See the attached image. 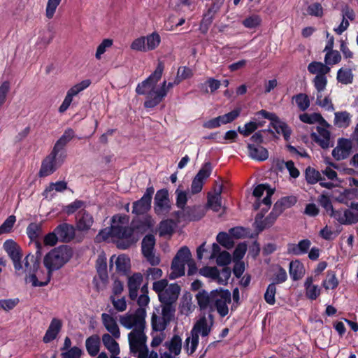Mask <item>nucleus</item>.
<instances>
[{
    "label": "nucleus",
    "mask_w": 358,
    "mask_h": 358,
    "mask_svg": "<svg viewBox=\"0 0 358 358\" xmlns=\"http://www.w3.org/2000/svg\"><path fill=\"white\" fill-rule=\"evenodd\" d=\"M311 241L309 239H302L298 243H289L287 245L286 254L293 256H301L309 251Z\"/></svg>",
    "instance_id": "f3484780"
},
{
    "label": "nucleus",
    "mask_w": 358,
    "mask_h": 358,
    "mask_svg": "<svg viewBox=\"0 0 358 358\" xmlns=\"http://www.w3.org/2000/svg\"><path fill=\"white\" fill-rule=\"evenodd\" d=\"M154 225L153 220L150 216H145L143 219L134 220L131 222L132 228L139 232H145Z\"/></svg>",
    "instance_id": "72a5a7b5"
},
{
    "label": "nucleus",
    "mask_w": 358,
    "mask_h": 358,
    "mask_svg": "<svg viewBox=\"0 0 358 358\" xmlns=\"http://www.w3.org/2000/svg\"><path fill=\"white\" fill-rule=\"evenodd\" d=\"M162 317L165 319L166 322H170L175 315L176 303H162Z\"/></svg>",
    "instance_id": "c03bdc74"
},
{
    "label": "nucleus",
    "mask_w": 358,
    "mask_h": 358,
    "mask_svg": "<svg viewBox=\"0 0 358 358\" xmlns=\"http://www.w3.org/2000/svg\"><path fill=\"white\" fill-rule=\"evenodd\" d=\"M327 128L319 126L317 127L318 134L315 132L310 134L311 138L323 149H327L330 147L331 134Z\"/></svg>",
    "instance_id": "aec40b11"
},
{
    "label": "nucleus",
    "mask_w": 358,
    "mask_h": 358,
    "mask_svg": "<svg viewBox=\"0 0 358 358\" xmlns=\"http://www.w3.org/2000/svg\"><path fill=\"white\" fill-rule=\"evenodd\" d=\"M199 274L213 280H217L220 276V271L216 267L204 266L199 270Z\"/></svg>",
    "instance_id": "338daca9"
},
{
    "label": "nucleus",
    "mask_w": 358,
    "mask_h": 358,
    "mask_svg": "<svg viewBox=\"0 0 358 358\" xmlns=\"http://www.w3.org/2000/svg\"><path fill=\"white\" fill-rule=\"evenodd\" d=\"M292 99L295 101L298 108L301 111H305L310 106V99L307 94L303 93H299L292 97Z\"/></svg>",
    "instance_id": "09e8293b"
},
{
    "label": "nucleus",
    "mask_w": 358,
    "mask_h": 358,
    "mask_svg": "<svg viewBox=\"0 0 358 358\" xmlns=\"http://www.w3.org/2000/svg\"><path fill=\"white\" fill-rule=\"evenodd\" d=\"M66 155L61 153L59 155L51 151V152L42 161L38 173L40 177H46L52 174L63 163Z\"/></svg>",
    "instance_id": "0eeeda50"
},
{
    "label": "nucleus",
    "mask_w": 358,
    "mask_h": 358,
    "mask_svg": "<svg viewBox=\"0 0 358 358\" xmlns=\"http://www.w3.org/2000/svg\"><path fill=\"white\" fill-rule=\"evenodd\" d=\"M211 330V326L208 324L205 316L201 317L194 325L190 331V336L185 341L184 349L188 355H192L196 350L199 345V335L202 337L207 336Z\"/></svg>",
    "instance_id": "20e7f679"
},
{
    "label": "nucleus",
    "mask_w": 358,
    "mask_h": 358,
    "mask_svg": "<svg viewBox=\"0 0 358 358\" xmlns=\"http://www.w3.org/2000/svg\"><path fill=\"white\" fill-rule=\"evenodd\" d=\"M212 171L213 166L211 163L210 162H207L203 164L195 176L204 182V180L210 176Z\"/></svg>",
    "instance_id": "69168bd1"
},
{
    "label": "nucleus",
    "mask_w": 358,
    "mask_h": 358,
    "mask_svg": "<svg viewBox=\"0 0 358 358\" xmlns=\"http://www.w3.org/2000/svg\"><path fill=\"white\" fill-rule=\"evenodd\" d=\"M74 131L71 128L66 129L61 137L55 143L52 151L58 155L61 153L65 155L63 150L67 143L74 137Z\"/></svg>",
    "instance_id": "cd10ccee"
},
{
    "label": "nucleus",
    "mask_w": 358,
    "mask_h": 358,
    "mask_svg": "<svg viewBox=\"0 0 358 358\" xmlns=\"http://www.w3.org/2000/svg\"><path fill=\"white\" fill-rule=\"evenodd\" d=\"M62 327V322L58 318H53L43 336V341L48 343L56 338Z\"/></svg>",
    "instance_id": "a878e982"
},
{
    "label": "nucleus",
    "mask_w": 358,
    "mask_h": 358,
    "mask_svg": "<svg viewBox=\"0 0 358 358\" xmlns=\"http://www.w3.org/2000/svg\"><path fill=\"white\" fill-rule=\"evenodd\" d=\"M308 71L312 74L325 76L331 69L326 64L320 62H312L308 66Z\"/></svg>",
    "instance_id": "58836bf2"
},
{
    "label": "nucleus",
    "mask_w": 358,
    "mask_h": 358,
    "mask_svg": "<svg viewBox=\"0 0 358 358\" xmlns=\"http://www.w3.org/2000/svg\"><path fill=\"white\" fill-rule=\"evenodd\" d=\"M110 314L102 313L101 320L103 326L106 330L111 334V335L115 338L118 339L120 337V331L119 327L116 322L115 319L111 315L113 310H109Z\"/></svg>",
    "instance_id": "4be33fe9"
},
{
    "label": "nucleus",
    "mask_w": 358,
    "mask_h": 358,
    "mask_svg": "<svg viewBox=\"0 0 358 358\" xmlns=\"http://www.w3.org/2000/svg\"><path fill=\"white\" fill-rule=\"evenodd\" d=\"M67 189V182L65 181H57L56 182H50L49 186L45 188L43 192V196H48L49 192L55 189L56 192H62Z\"/></svg>",
    "instance_id": "5fc2aeb1"
},
{
    "label": "nucleus",
    "mask_w": 358,
    "mask_h": 358,
    "mask_svg": "<svg viewBox=\"0 0 358 358\" xmlns=\"http://www.w3.org/2000/svg\"><path fill=\"white\" fill-rule=\"evenodd\" d=\"M265 119L272 122V126L278 134H282L285 141H289L292 134V129L288 124L281 121L279 117L273 113H269L265 110H261L257 113Z\"/></svg>",
    "instance_id": "1a4fd4ad"
},
{
    "label": "nucleus",
    "mask_w": 358,
    "mask_h": 358,
    "mask_svg": "<svg viewBox=\"0 0 358 358\" xmlns=\"http://www.w3.org/2000/svg\"><path fill=\"white\" fill-rule=\"evenodd\" d=\"M145 45H146V50H152L155 49L160 43L161 39L159 35L154 32L145 38Z\"/></svg>",
    "instance_id": "4d7b16f0"
},
{
    "label": "nucleus",
    "mask_w": 358,
    "mask_h": 358,
    "mask_svg": "<svg viewBox=\"0 0 358 358\" xmlns=\"http://www.w3.org/2000/svg\"><path fill=\"white\" fill-rule=\"evenodd\" d=\"M276 294V287L275 283H270L264 294V300L269 305H274L275 303V296Z\"/></svg>",
    "instance_id": "e2e57ef3"
},
{
    "label": "nucleus",
    "mask_w": 358,
    "mask_h": 358,
    "mask_svg": "<svg viewBox=\"0 0 358 358\" xmlns=\"http://www.w3.org/2000/svg\"><path fill=\"white\" fill-rule=\"evenodd\" d=\"M82 354L83 351L80 348L73 346L69 350L62 351L61 357L62 358H80Z\"/></svg>",
    "instance_id": "774afa93"
},
{
    "label": "nucleus",
    "mask_w": 358,
    "mask_h": 358,
    "mask_svg": "<svg viewBox=\"0 0 358 358\" xmlns=\"http://www.w3.org/2000/svg\"><path fill=\"white\" fill-rule=\"evenodd\" d=\"M55 229L60 242L69 243L75 238L76 229L72 224L62 223L59 224Z\"/></svg>",
    "instance_id": "6ab92c4d"
},
{
    "label": "nucleus",
    "mask_w": 358,
    "mask_h": 358,
    "mask_svg": "<svg viewBox=\"0 0 358 358\" xmlns=\"http://www.w3.org/2000/svg\"><path fill=\"white\" fill-rule=\"evenodd\" d=\"M112 237L118 239L117 246L122 250L129 248L137 241L132 226L112 225Z\"/></svg>",
    "instance_id": "423d86ee"
},
{
    "label": "nucleus",
    "mask_w": 358,
    "mask_h": 358,
    "mask_svg": "<svg viewBox=\"0 0 358 358\" xmlns=\"http://www.w3.org/2000/svg\"><path fill=\"white\" fill-rule=\"evenodd\" d=\"M334 124L338 127L346 128L351 122V115L347 111L335 113Z\"/></svg>",
    "instance_id": "79ce46f5"
},
{
    "label": "nucleus",
    "mask_w": 358,
    "mask_h": 358,
    "mask_svg": "<svg viewBox=\"0 0 358 358\" xmlns=\"http://www.w3.org/2000/svg\"><path fill=\"white\" fill-rule=\"evenodd\" d=\"M248 156L256 161L263 162L268 158L267 149L260 145L248 143L247 145Z\"/></svg>",
    "instance_id": "bb28decb"
},
{
    "label": "nucleus",
    "mask_w": 358,
    "mask_h": 358,
    "mask_svg": "<svg viewBox=\"0 0 358 358\" xmlns=\"http://www.w3.org/2000/svg\"><path fill=\"white\" fill-rule=\"evenodd\" d=\"M305 178L308 184L314 185L317 182H320V185L322 187L331 189L334 187V185L331 182H325L324 178L322 176L320 172L317 171L315 169L308 166L305 170Z\"/></svg>",
    "instance_id": "dca6fc26"
},
{
    "label": "nucleus",
    "mask_w": 358,
    "mask_h": 358,
    "mask_svg": "<svg viewBox=\"0 0 358 358\" xmlns=\"http://www.w3.org/2000/svg\"><path fill=\"white\" fill-rule=\"evenodd\" d=\"M338 285V280L336 278V273L333 271H328L327 273L326 279L322 282V286L326 289H334Z\"/></svg>",
    "instance_id": "8fccbe9b"
},
{
    "label": "nucleus",
    "mask_w": 358,
    "mask_h": 358,
    "mask_svg": "<svg viewBox=\"0 0 358 358\" xmlns=\"http://www.w3.org/2000/svg\"><path fill=\"white\" fill-rule=\"evenodd\" d=\"M185 265V262L183 261L173 258L171 266V273L169 275L170 279H176L184 275Z\"/></svg>",
    "instance_id": "e433bc0d"
},
{
    "label": "nucleus",
    "mask_w": 358,
    "mask_h": 358,
    "mask_svg": "<svg viewBox=\"0 0 358 358\" xmlns=\"http://www.w3.org/2000/svg\"><path fill=\"white\" fill-rule=\"evenodd\" d=\"M174 231V222L171 219L162 220L159 223V236L171 235Z\"/></svg>",
    "instance_id": "a18cd8bd"
},
{
    "label": "nucleus",
    "mask_w": 358,
    "mask_h": 358,
    "mask_svg": "<svg viewBox=\"0 0 358 358\" xmlns=\"http://www.w3.org/2000/svg\"><path fill=\"white\" fill-rule=\"evenodd\" d=\"M289 273L293 280H299L305 273L303 264L298 259L292 261L289 263Z\"/></svg>",
    "instance_id": "473e14b6"
},
{
    "label": "nucleus",
    "mask_w": 358,
    "mask_h": 358,
    "mask_svg": "<svg viewBox=\"0 0 358 358\" xmlns=\"http://www.w3.org/2000/svg\"><path fill=\"white\" fill-rule=\"evenodd\" d=\"M91 84L90 80H84L82 82L75 85L71 88H70L67 94H69L71 97L77 95L79 92L87 88Z\"/></svg>",
    "instance_id": "052dcab7"
},
{
    "label": "nucleus",
    "mask_w": 358,
    "mask_h": 358,
    "mask_svg": "<svg viewBox=\"0 0 358 358\" xmlns=\"http://www.w3.org/2000/svg\"><path fill=\"white\" fill-rule=\"evenodd\" d=\"M72 250L68 245H62L52 249L44 257L43 264L48 269L47 275L62 268L72 257Z\"/></svg>",
    "instance_id": "7ed1b4c3"
},
{
    "label": "nucleus",
    "mask_w": 358,
    "mask_h": 358,
    "mask_svg": "<svg viewBox=\"0 0 358 358\" xmlns=\"http://www.w3.org/2000/svg\"><path fill=\"white\" fill-rule=\"evenodd\" d=\"M329 216L343 225H350L358 222V213H355L349 209H334Z\"/></svg>",
    "instance_id": "ddd939ff"
},
{
    "label": "nucleus",
    "mask_w": 358,
    "mask_h": 358,
    "mask_svg": "<svg viewBox=\"0 0 358 358\" xmlns=\"http://www.w3.org/2000/svg\"><path fill=\"white\" fill-rule=\"evenodd\" d=\"M262 125L261 123L250 121L245 124L243 127L239 126L238 127V131L244 136H248Z\"/></svg>",
    "instance_id": "864d4df0"
},
{
    "label": "nucleus",
    "mask_w": 358,
    "mask_h": 358,
    "mask_svg": "<svg viewBox=\"0 0 358 358\" xmlns=\"http://www.w3.org/2000/svg\"><path fill=\"white\" fill-rule=\"evenodd\" d=\"M94 223L93 216L87 210L83 209L78 213L76 229L79 231H87L90 229Z\"/></svg>",
    "instance_id": "b1692460"
},
{
    "label": "nucleus",
    "mask_w": 358,
    "mask_h": 358,
    "mask_svg": "<svg viewBox=\"0 0 358 358\" xmlns=\"http://www.w3.org/2000/svg\"><path fill=\"white\" fill-rule=\"evenodd\" d=\"M155 189L152 185L146 188L143 196L133 203L132 213L137 215H143L151 208V203Z\"/></svg>",
    "instance_id": "9b49d317"
},
{
    "label": "nucleus",
    "mask_w": 358,
    "mask_h": 358,
    "mask_svg": "<svg viewBox=\"0 0 358 358\" xmlns=\"http://www.w3.org/2000/svg\"><path fill=\"white\" fill-rule=\"evenodd\" d=\"M231 301V293L228 289H217L214 297L213 311L217 310L218 314L224 317L229 313L228 304Z\"/></svg>",
    "instance_id": "9d476101"
},
{
    "label": "nucleus",
    "mask_w": 358,
    "mask_h": 358,
    "mask_svg": "<svg viewBox=\"0 0 358 358\" xmlns=\"http://www.w3.org/2000/svg\"><path fill=\"white\" fill-rule=\"evenodd\" d=\"M10 258L12 259L15 274L17 275H20L22 271V264L21 262L22 259V254L20 252V248H17L15 251L8 254Z\"/></svg>",
    "instance_id": "37998d69"
},
{
    "label": "nucleus",
    "mask_w": 358,
    "mask_h": 358,
    "mask_svg": "<svg viewBox=\"0 0 358 358\" xmlns=\"http://www.w3.org/2000/svg\"><path fill=\"white\" fill-rule=\"evenodd\" d=\"M352 148V144L350 140L341 138L338 140V145L333 149L331 155L337 161L345 159L350 156Z\"/></svg>",
    "instance_id": "2eb2a0df"
},
{
    "label": "nucleus",
    "mask_w": 358,
    "mask_h": 358,
    "mask_svg": "<svg viewBox=\"0 0 358 358\" xmlns=\"http://www.w3.org/2000/svg\"><path fill=\"white\" fill-rule=\"evenodd\" d=\"M331 196L334 201L348 206L350 201L358 199V191L353 187L345 188L343 191L335 190L333 191Z\"/></svg>",
    "instance_id": "a211bd4d"
},
{
    "label": "nucleus",
    "mask_w": 358,
    "mask_h": 358,
    "mask_svg": "<svg viewBox=\"0 0 358 358\" xmlns=\"http://www.w3.org/2000/svg\"><path fill=\"white\" fill-rule=\"evenodd\" d=\"M217 241L227 249H231L234 245L232 238L226 232H220L216 237Z\"/></svg>",
    "instance_id": "603ef678"
},
{
    "label": "nucleus",
    "mask_w": 358,
    "mask_h": 358,
    "mask_svg": "<svg viewBox=\"0 0 358 358\" xmlns=\"http://www.w3.org/2000/svg\"><path fill=\"white\" fill-rule=\"evenodd\" d=\"M170 322H166L162 317H159L156 314H152L151 318L152 328L155 331H162L166 329L167 325Z\"/></svg>",
    "instance_id": "49530a36"
},
{
    "label": "nucleus",
    "mask_w": 358,
    "mask_h": 358,
    "mask_svg": "<svg viewBox=\"0 0 358 358\" xmlns=\"http://www.w3.org/2000/svg\"><path fill=\"white\" fill-rule=\"evenodd\" d=\"M180 292V287L177 283H172L162 293L159 300L161 303H176Z\"/></svg>",
    "instance_id": "412c9836"
},
{
    "label": "nucleus",
    "mask_w": 358,
    "mask_h": 358,
    "mask_svg": "<svg viewBox=\"0 0 358 358\" xmlns=\"http://www.w3.org/2000/svg\"><path fill=\"white\" fill-rule=\"evenodd\" d=\"M262 19L258 15H252L243 20V25L248 29H254L260 25Z\"/></svg>",
    "instance_id": "680f3d73"
},
{
    "label": "nucleus",
    "mask_w": 358,
    "mask_h": 358,
    "mask_svg": "<svg viewBox=\"0 0 358 358\" xmlns=\"http://www.w3.org/2000/svg\"><path fill=\"white\" fill-rule=\"evenodd\" d=\"M37 248L36 256L28 254L24 259V266H22V273L20 276L26 274V281L31 282L34 287H43L47 285L50 281V275H46L45 280H38V271L40 267V259L41 257V244L36 242Z\"/></svg>",
    "instance_id": "f03ea898"
},
{
    "label": "nucleus",
    "mask_w": 358,
    "mask_h": 358,
    "mask_svg": "<svg viewBox=\"0 0 358 358\" xmlns=\"http://www.w3.org/2000/svg\"><path fill=\"white\" fill-rule=\"evenodd\" d=\"M102 342L105 348L111 354H120L119 344L115 340V338L108 334H104L102 336Z\"/></svg>",
    "instance_id": "4c0bfd02"
},
{
    "label": "nucleus",
    "mask_w": 358,
    "mask_h": 358,
    "mask_svg": "<svg viewBox=\"0 0 358 358\" xmlns=\"http://www.w3.org/2000/svg\"><path fill=\"white\" fill-rule=\"evenodd\" d=\"M116 265V271L122 274H126L130 269V259L126 255H120L117 257L113 255L110 259V268L113 266V262Z\"/></svg>",
    "instance_id": "c756f323"
},
{
    "label": "nucleus",
    "mask_w": 358,
    "mask_h": 358,
    "mask_svg": "<svg viewBox=\"0 0 358 358\" xmlns=\"http://www.w3.org/2000/svg\"><path fill=\"white\" fill-rule=\"evenodd\" d=\"M182 348V340L178 335H174L169 344V350L171 353L175 355H178L180 353Z\"/></svg>",
    "instance_id": "bf43d9fd"
},
{
    "label": "nucleus",
    "mask_w": 358,
    "mask_h": 358,
    "mask_svg": "<svg viewBox=\"0 0 358 358\" xmlns=\"http://www.w3.org/2000/svg\"><path fill=\"white\" fill-rule=\"evenodd\" d=\"M299 120L306 124L319 123L320 126L324 127H330V124L323 118L319 113H313L311 114L303 113L299 115Z\"/></svg>",
    "instance_id": "2f4dec72"
},
{
    "label": "nucleus",
    "mask_w": 358,
    "mask_h": 358,
    "mask_svg": "<svg viewBox=\"0 0 358 358\" xmlns=\"http://www.w3.org/2000/svg\"><path fill=\"white\" fill-rule=\"evenodd\" d=\"M164 66L160 63L152 74H150L145 80L137 85L136 92L139 95L146 96L144 103L150 100L152 97L155 96L153 94H156L157 93L156 85L162 76Z\"/></svg>",
    "instance_id": "39448f33"
},
{
    "label": "nucleus",
    "mask_w": 358,
    "mask_h": 358,
    "mask_svg": "<svg viewBox=\"0 0 358 358\" xmlns=\"http://www.w3.org/2000/svg\"><path fill=\"white\" fill-rule=\"evenodd\" d=\"M217 8H215V4H213L208 9L207 12L203 14L199 26V30L201 31V33L205 34L208 32L209 27L215 18V15L217 12Z\"/></svg>",
    "instance_id": "7c9ffc66"
},
{
    "label": "nucleus",
    "mask_w": 358,
    "mask_h": 358,
    "mask_svg": "<svg viewBox=\"0 0 358 358\" xmlns=\"http://www.w3.org/2000/svg\"><path fill=\"white\" fill-rule=\"evenodd\" d=\"M336 80L343 85H349L353 83L354 75L351 69L341 68L337 71Z\"/></svg>",
    "instance_id": "c9c22d12"
},
{
    "label": "nucleus",
    "mask_w": 358,
    "mask_h": 358,
    "mask_svg": "<svg viewBox=\"0 0 358 358\" xmlns=\"http://www.w3.org/2000/svg\"><path fill=\"white\" fill-rule=\"evenodd\" d=\"M86 350L91 357L96 356L100 348V338L97 335L88 337L85 341Z\"/></svg>",
    "instance_id": "f704fd0d"
},
{
    "label": "nucleus",
    "mask_w": 358,
    "mask_h": 358,
    "mask_svg": "<svg viewBox=\"0 0 358 358\" xmlns=\"http://www.w3.org/2000/svg\"><path fill=\"white\" fill-rule=\"evenodd\" d=\"M179 83L180 80H175L173 83L170 82L167 83L166 80H164L161 83L160 87L157 89V93L153 94L155 96L152 97V99L146 103H144V107L146 108H153L157 106L166 96L168 91L174 85H178Z\"/></svg>",
    "instance_id": "f8f14e48"
},
{
    "label": "nucleus",
    "mask_w": 358,
    "mask_h": 358,
    "mask_svg": "<svg viewBox=\"0 0 358 358\" xmlns=\"http://www.w3.org/2000/svg\"><path fill=\"white\" fill-rule=\"evenodd\" d=\"M278 217L276 214L271 211L268 215L263 220L264 213H257L255 219L256 229L258 232H262L265 229L271 227L274 224Z\"/></svg>",
    "instance_id": "393cba45"
},
{
    "label": "nucleus",
    "mask_w": 358,
    "mask_h": 358,
    "mask_svg": "<svg viewBox=\"0 0 358 358\" xmlns=\"http://www.w3.org/2000/svg\"><path fill=\"white\" fill-rule=\"evenodd\" d=\"M221 83L220 80L213 78H209L205 83L200 84L199 89L205 92H208V87H210V92L213 93L220 88Z\"/></svg>",
    "instance_id": "3c124183"
},
{
    "label": "nucleus",
    "mask_w": 358,
    "mask_h": 358,
    "mask_svg": "<svg viewBox=\"0 0 358 358\" xmlns=\"http://www.w3.org/2000/svg\"><path fill=\"white\" fill-rule=\"evenodd\" d=\"M146 336L141 338L140 340L135 338V342L129 343L130 350L133 353H138V358H148L149 355L148 348L145 344Z\"/></svg>",
    "instance_id": "c85d7f7f"
},
{
    "label": "nucleus",
    "mask_w": 358,
    "mask_h": 358,
    "mask_svg": "<svg viewBox=\"0 0 358 358\" xmlns=\"http://www.w3.org/2000/svg\"><path fill=\"white\" fill-rule=\"evenodd\" d=\"M217 292V289L210 292L201 289L196 294V299L201 310H208L209 312H213L214 297Z\"/></svg>",
    "instance_id": "4468645a"
},
{
    "label": "nucleus",
    "mask_w": 358,
    "mask_h": 358,
    "mask_svg": "<svg viewBox=\"0 0 358 358\" xmlns=\"http://www.w3.org/2000/svg\"><path fill=\"white\" fill-rule=\"evenodd\" d=\"M341 61V55L338 50H331L326 52L324 62L327 65H335Z\"/></svg>",
    "instance_id": "6e6d98bb"
},
{
    "label": "nucleus",
    "mask_w": 358,
    "mask_h": 358,
    "mask_svg": "<svg viewBox=\"0 0 358 358\" xmlns=\"http://www.w3.org/2000/svg\"><path fill=\"white\" fill-rule=\"evenodd\" d=\"M143 280V277L141 273H135L129 277L127 287L129 289V296L130 299H136L138 289L142 284Z\"/></svg>",
    "instance_id": "5701e85b"
},
{
    "label": "nucleus",
    "mask_w": 358,
    "mask_h": 358,
    "mask_svg": "<svg viewBox=\"0 0 358 358\" xmlns=\"http://www.w3.org/2000/svg\"><path fill=\"white\" fill-rule=\"evenodd\" d=\"M183 215L185 220L195 221L200 220L203 216V213L199 206H188L184 209Z\"/></svg>",
    "instance_id": "ea45409f"
},
{
    "label": "nucleus",
    "mask_w": 358,
    "mask_h": 358,
    "mask_svg": "<svg viewBox=\"0 0 358 358\" xmlns=\"http://www.w3.org/2000/svg\"><path fill=\"white\" fill-rule=\"evenodd\" d=\"M96 271L99 278L103 282L108 280L106 258L104 256H99L96 264Z\"/></svg>",
    "instance_id": "a19ab883"
},
{
    "label": "nucleus",
    "mask_w": 358,
    "mask_h": 358,
    "mask_svg": "<svg viewBox=\"0 0 358 358\" xmlns=\"http://www.w3.org/2000/svg\"><path fill=\"white\" fill-rule=\"evenodd\" d=\"M155 245V238L152 234L146 235L142 240L141 250L143 255L153 252Z\"/></svg>",
    "instance_id": "de8ad7c7"
},
{
    "label": "nucleus",
    "mask_w": 358,
    "mask_h": 358,
    "mask_svg": "<svg viewBox=\"0 0 358 358\" xmlns=\"http://www.w3.org/2000/svg\"><path fill=\"white\" fill-rule=\"evenodd\" d=\"M41 232V227L36 222L30 223L27 228V234L31 240L36 239Z\"/></svg>",
    "instance_id": "0e129e2a"
},
{
    "label": "nucleus",
    "mask_w": 358,
    "mask_h": 358,
    "mask_svg": "<svg viewBox=\"0 0 358 358\" xmlns=\"http://www.w3.org/2000/svg\"><path fill=\"white\" fill-rule=\"evenodd\" d=\"M172 208L169 191L161 189L157 192L154 198V211L159 216H167Z\"/></svg>",
    "instance_id": "6e6552de"
},
{
    "label": "nucleus",
    "mask_w": 358,
    "mask_h": 358,
    "mask_svg": "<svg viewBox=\"0 0 358 358\" xmlns=\"http://www.w3.org/2000/svg\"><path fill=\"white\" fill-rule=\"evenodd\" d=\"M146 309L137 308L134 311H129L127 313L120 315V324L127 329H131L128 334L129 343L135 342V338L140 340L145 336L146 327Z\"/></svg>",
    "instance_id": "f257e3e1"
},
{
    "label": "nucleus",
    "mask_w": 358,
    "mask_h": 358,
    "mask_svg": "<svg viewBox=\"0 0 358 358\" xmlns=\"http://www.w3.org/2000/svg\"><path fill=\"white\" fill-rule=\"evenodd\" d=\"M83 207H85V202L82 200L76 199L72 203L64 206L63 208V211L70 215Z\"/></svg>",
    "instance_id": "13d9d810"
}]
</instances>
